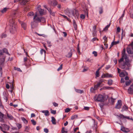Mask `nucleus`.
<instances>
[{
	"label": "nucleus",
	"mask_w": 133,
	"mask_h": 133,
	"mask_svg": "<svg viewBox=\"0 0 133 133\" xmlns=\"http://www.w3.org/2000/svg\"><path fill=\"white\" fill-rule=\"evenodd\" d=\"M104 97L102 95L99 94L95 96V99L97 101L103 102L105 101Z\"/></svg>",
	"instance_id": "obj_1"
},
{
	"label": "nucleus",
	"mask_w": 133,
	"mask_h": 133,
	"mask_svg": "<svg viewBox=\"0 0 133 133\" xmlns=\"http://www.w3.org/2000/svg\"><path fill=\"white\" fill-rule=\"evenodd\" d=\"M125 61L124 62L123 64H121L120 65V67L122 69H124L126 67V66L129 67V66L130 64L129 62V60L128 58H126V59H125Z\"/></svg>",
	"instance_id": "obj_2"
},
{
	"label": "nucleus",
	"mask_w": 133,
	"mask_h": 133,
	"mask_svg": "<svg viewBox=\"0 0 133 133\" xmlns=\"http://www.w3.org/2000/svg\"><path fill=\"white\" fill-rule=\"evenodd\" d=\"M17 25H13L10 26L9 30L10 32L12 34H15L17 32Z\"/></svg>",
	"instance_id": "obj_3"
},
{
	"label": "nucleus",
	"mask_w": 133,
	"mask_h": 133,
	"mask_svg": "<svg viewBox=\"0 0 133 133\" xmlns=\"http://www.w3.org/2000/svg\"><path fill=\"white\" fill-rule=\"evenodd\" d=\"M5 55L3 56L2 58H0V72L2 73V69L1 67V65L3 64L5 61Z\"/></svg>",
	"instance_id": "obj_4"
},
{
	"label": "nucleus",
	"mask_w": 133,
	"mask_h": 133,
	"mask_svg": "<svg viewBox=\"0 0 133 133\" xmlns=\"http://www.w3.org/2000/svg\"><path fill=\"white\" fill-rule=\"evenodd\" d=\"M122 101L121 100H118L117 103L115 106V108L116 109H119L122 105Z\"/></svg>",
	"instance_id": "obj_5"
},
{
	"label": "nucleus",
	"mask_w": 133,
	"mask_h": 133,
	"mask_svg": "<svg viewBox=\"0 0 133 133\" xmlns=\"http://www.w3.org/2000/svg\"><path fill=\"white\" fill-rule=\"evenodd\" d=\"M128 92L129 94H133V83L130 85L128 88Z\"/></svg>",
	"instance_id": "obj_6"
},
{
	"label": "nucleus",
	"mask_w": 133,
	"mask_h": 133,
	"mask_svg": "<svg viewBox=\"0 0 133 133\" xmlns=\"http://www.w3.org/2000/svg\"><path fill=\"white\" fill-rule=\"evenodd\" d=\"M33 19L34 21L35 22L37 23L40 22V18L37 16L36 14L35 15Z\"/></svg>",
	"instance_id": "obj_7"
},
{
	"label": "nucleus",
	"mask_w": 133,
	"mask_h": 133,
	"mask_svg": "<svg viewBox=\"0 0 133 133\" xmlns=\"http://www.w3.org/2000/svg\"><path fill=\"white\" fill-rule=\"evenodd\" d=\"M117 116L121 119L127 118L128 119H129L130 118L129 116H124L123 114H120L119 115H117Z\"/></svg>",
	"instance_id": "obj_8"
},
{
	"label": "nucleus",
	"mask_w": 133,
	"mask_h": 133,
	"mask_svg": "<svg viewBox=\"0 0 133 133\" xmlns=\"http://www.w3.org/2000/svg\"><path fill=\"white\" fill-rule=\"evenodd\" d=\"M72 14L74 16L76 15L77 16L79 15L78 11L76 9H75L72 12Z\"/></svg>",
	"instance_id": "obj_9"
},
{
	"label": "nucleus",
	"mask_w": 133,
	"mask_h": 133,
	"mask_svg": "<svg viewBox=\"0 0 133 133\" xmlns=\"http://www.w3.org/2000/svg\"><path fill=\"white\" fill-rule=\"evenodd\" d=\"M10 26L13 25H17L16 23H15V20L13 18H11L9 20Z\"/></svg>",
	"instance_id": "obj_10"
},
{
	"label": "nucleus",
	"mask_w": 133,
	"mask_h": 133,
	"mask_svg": "<svg viewBox=\"0 0 133 133\" xmlns=\"http://www.w3.org/2000/svg\"><path fill=\"white\" fill-rule=\"evenodd\" d=\"M72 55V49H71L70 52L68 53V54L66 56V57L68 58H70L71 57Z\"/></svg>",
	"instance_id": "obj_11"
},
{
	"label": "nucleus",
	"mask_w": 133,
	"mask_h": 133,
	"mask_svg": "<svg viewBox=\"0 0 133 133\" xmlns=\"http://www.w3.org/2000/svg\"><path fill=\"white\" fill-rule=\"evenodd\" d=\"M73 24L75 30H77V25L76 24L75 20L74 19L73 20Z\"/></svg>",
	"instance_id": "obj_12"
},
{
	"label": "nucleus",
	"mask_w": 133,
	"mask_h": 133,
	"mask_svg": "<svg viewBox=\"0 0 133 133\" xmlns=\"http://www.w3.org/2000/svg\"><path fill=\"white\" fill-rule=\"evenodd\" d=\"M41 112L44 114V115L46 116H48L49 115V112L48 110H44L42 111Z\"/></svg>",
	"instance_id": "obj_13"
},
{
	"label": "nucleus",
	"mask_w": 133,
	"mask_h": 133,
	"mask_svg": "<svg viewBox=\"0 0 133 133\" xmlns=\"http://www.w3.org/2000/svg\"><path fill=\"white\" fill-rule=\"evenodd\" d=\"M119 43V41H113L112 42L111 44L110 45V48L111 47H112L114 45H116L118 44Z\"/></svg>",
	"instance_id": "obj_14"
},
{
	"label": "nucleus",
	"mask_w": 133,
	"mask_h": 133,
	"mask_svg": "<svg viewBox=\"0 0 133 133\" xmlns=\"http://www.w3.org/2000/svg\"><path fill=\"white\" fill-rule=\"evenodd\" d=\"M52 5L54 7H55L57 5L58 3V2L56 0H53V1L52 2Z\"/></svg>",
	"instance_id": "obj_15"
},
{
	"label": "nucleus",
	"mask_w": 133,
	"mask_h": 133,
	"mask_svg": "<svg viewBox=\"0 0 133 133\" xmlns=\"http://www.w3.org/2000/svg\"><path fill=\"white\" fill-rule=\"evenodd\" d=\"M6 115L8 118L9 119L13 120V119L14 118L11 114H9L8 113H7Z\"/></svg>",
	"instance_id": "obj_16"
},
{
	"label": "nucleus",
	"mask_w": 133,
	"mask_h": 133,
	"mask_svg": "<svg viewBox=\"0 0 133 133\" xmlns=\"http://www.w3.org/2000/svg\"><path fill=\"white\" fill-rule=\"evenodd\" d=\"M21 24L22 27L25 30L26 28V24L25 23L22 22Z\"/></svg>",
	"instance_id": "obj_17"
},
{
	"label": "nucleus",
	"mask_w": 133,
	"mask_h": 133,
	"mask_svg": "<svg viewBox=\"0 0 133 133\" xmlns=\"http://www.w3.org/2000/svg\"><path fill=\"white\" fill-rule=\"evenodd\" d=\"M125 48L123 49V51L122 53V55H123V56H125V59H126V58H128L127 57V55L125 54Z\"/></svg>",
	"instance_id": "obj_18"
},
{
	"label": "nucleus",
	"mask_w": 133,
	"mask_h": 133,
	"mask_svg": "<svg viewBox=\"0 0 133 133\" xmlns=\"http://www.w3.org/2000/svg\"><path fill=\"white\" fill-rule=\"evenodd\" d=\"M3 128V129L5 130H8L9 129L10 127L9 125L6 124H4Z\"/></svg>",
	"instance_id": "obj_19"
},
{
	"label": "nucleus",
	"mask_w": 133,
	"mask_h": 133,
	"mask_svg": "<svg viewBox=\"0 0 133 133\" xmlns=\"http://www.w3.org/2000/svg\"><path fill=\"white\" fill-rule=\"evenodd\" d=\"M128 109V107L126 106L125 105H124L122 108L121 111L123 112L125 111H127Z\"/></svg>",
	"instance_id": "obj_20"
},
{
	"label": "nucleus",
	"mask_w": 133,
	"mask_h": 133,
	"mask_svg": "<svg viewBox=\"0 0 133 133\" xmlns=\"http://www.w3.org/2000/svg\"><path fill=\"white\" fill-rule=\"evenodd\" d=\"M127 52L128 54H133V52L131 51L130 48H127Z\"/></svg>",
	"instance_id": "obj_21"
},
{
	"label": "nucleus",
	"mask_w": 133,
	"mask_h": 133,
	"mask_svg": "<svg viewBox=\"0 0 133 133\" xmlns=\"http://www.w3.org/2000/svg\"><path fill=\"white\" fill-rule=\"evenodd\" d=\"M51 121L52 124H56V120L55 118L53 116L51 117Z\"/></svg>",
	"instance_id": "obj_22"
},
{
	"label": "nucleus",
	"mask_w": 133,
	"mask_h": 133,
	"mask_svg": "<svg viewBox=\"0 0 133 133\" xmlns=\"http://www.w3.org/2000/svg\"><path fill=\"white\" fill-rule=\"evenodd\" d=\"M101 84L100 83H99L98 82L97 83V84L96 85H94V86L96 89L97 90L98 89V88L99 87H102L101 86Z\"/></svg>",
	"instance_id": "obj_23"
},
{
	"label": "nucleus",
	"mask_w": 133,
	"mask_h": 133,
	"mask_svg": "<svg viewBox=\"0 0 133 133\" xmlns=\"http://www.w3.org/2000/svg\"><path fill=\"white\" fill-rule=\"evenodd\" d=\"M21 118L25 124H28V121L24 117H21Z\"/></svg>",
	"instance_id": "obj_24"
},
{
	"label": "nucleus",
	"mask_w": 133,
	"mask_h": 133,
	"mask_svg": "<svg viewBox=\"0 0 133 133\" xmlns=\"http://www.w3.org/2000/svg\"><path fill=\"white\" fill-rule=\"evenodd\" d=\"M30 0H23L22 2L21 3V4L22 5H25Z\"/></svg>",
	"instance_id": "obj_25"
},
{
	"label": "nucleus",
	"mask_w": 133,
	"mask_h": 133,
	"mask_svg": "<svg viewBox=\"0 0 133 133\" xmlns=\"http://www.w3.org/2000/svg\"><path fill=\"white\" fill-rule=\"evenodd\" d=\"M44 10L42 9H40L39 10V14L41 16L44 14Z\"/></svg>",
	"instance_id": "obj_26"
},
{
	"label": "nucleus",
	"mask_w": 133,
	"mask_h": 133,
	"mask_svg": "<svg viewBox=\"0 0 133 133\" xmlns=\"http://www.w3.org/2000/svg\"><path fill=\"white\" fill-rule=\"evenodd\" d=\"M2 51L3 52V54L4 53H5L9 55L8 52V49L5 48H4L3 49Z\"/></svg>",
	"instance_id": "obj_27"
},
{
	"label": "nucleus",
	"mask_w": 133,
	"mask_h": 133,
	"mask_svg": "<svg viewBox=\"0 0 133 133\" xmlns=\"http://www.w3.org/2000/svg\"><path fill=\"white\" fill-rule=\"evenodd\" d=\"M30 6H26L24 9V10L25 12H27L30 10Z\"/></svg>",
	"instance_id": "obj_28"
},
{
	"label": "nucleus",
	"mask_w": 133,
	"mask_h": 133,
	"mask_svg": "<svg viewBox=\"0 0 133 133\" xmlns=\"http://www.w3.org/2000/svg\"><path fill=\"white\" fill-rule=\"evenodd\" d=\"M105 74L106 75V77L110 78L113 77V75L111 74H110L108 73H107Z\"/></svg>",
	"instance_id": "obj_29"
},
{
	"label": "nucleus",
	"mask_w": 133,
	"mask_h": 133,
	"mask_svg": "<svg viewBox=\"0 0 133 133\" xmlns=\"http://www.w3.org/2000/svg\"><path fill=\"white\" fill-rule=\"evenodd\" d=\"M7 36V35L6 34L4 33H3L1 35V37L2 38H5Z\"/></svg>",
	"instance_id": "obj_30"
},
{
	"label": "nucleus",
	"mask_w": 133,
	"mask_h": 133,
	"mask_svg": "<svg viewBox=\"0 0 133 133\" xmlns=\"http://www.w3.org/2000/svg\"><path fill=\"white\" fill-rule=\"evenodd\" d=\"M40 22L42 23H44L45 22V18L43 17H41L40 18Z\"/></svg>",
	"instance_id": "obj_31"
},
{
	"label": "nucleus",
	"mask_w": 133,
	"mask_h": 133,
	"mask_svg": "<svg viewBox=\"0 0 133 133\" xmlns=\"http://www.w3.org/2000/svg\"><path fill=\"white\" fill-rule=\"evenodd\" d=\"M103 12V8L102 7H100L99 8V13L101 14Z\"/></svg>",
	"instance_id": "obj_32"
},
{
	"label": "nucleus",
	"mask_w": 133,
	"mask_h": 133,
	"mask_svg": "<svg viewBox=\"0 0 133 133\" xmlns=\"http://www.w3.org/2000/svg\"><path fill=\"white\" fill-rule=\"evenodd\" d=\"M34 14L33 12L31 11L28 13L27 16H33L34 15Z\"/></svg>",
	"instance_id": "obj_33"
},
{
	"label": "nucleus",
	"mask_w": 133,
	"mask_h": 133,
	"mask_svg": "<svg viewBox=\"0 0 133 133\" xmlns=\"http://www.w3.org/2000/svg\"><path fill=\"white\" fill-rule=\"evenodd\" d=\"M111 24V23H110L109 24L107 25L104 29L103 30L105 31L108 30V28L110 27Z\"/></svg>",
	"instance_id": "obj_34"
},
{
	"label": "nucleus",
	"mask_w": 133,
	"mask_h": 133,
	"mask_svg": "<svg viewBox=\"0 0 133 133\" xmlns=\"http://www.w3.org/2000/svg\"><path fill=\"white\" fill-rule=\"evenodd\" d=\"M113 81L111 79H109L108 80V84L109 85H111L112 84Z\"/></svg>",
	"instance_id": "obj_35"
},
{
	"label": "nucleus",
	"mask_w": 133,
	"mask_h": 133,
	"mask_svg": "<svg viewBox=\"0 0 133 133\" xmlns=\"http://www.w3.org/2000/svg\"><path fill=\"white\" fill-rule=\"evenodd\" d=\"M122 56V58L118 61L119 63H120L121 62H122L123 61L124 58L125 59V56Z\"/></svg>",
	"instance_id": "obj_36"
},
{
	"label": "nucleus",
	"mask_w": 133,
	"mask_h": 133,
	"mask_svg": "<svg viewBox=\"0 0 133 133\" xmlns=\"http://www.w3.org/2000/svg\"><path fill=\"white\" fill-rule=\"evenodd\" d=\"M77 117L78 115H72L71 118V119L72 120H73L75 118H77Z\"/></svg>",
	"instance_id": "obj_37"
},
{
	"label": "nucleus",
	"mask_w": 133,
	"mask_h": 133,
	"mask_svg": "<svg viewBox=\"0 0 133 133\" xmlns=\"http://www.w3.org/2000/svg\"><path fill=\"white\" fill-rule=\"evenodd\" d=\"M125 76V74L123 72H121L119 74V76L120 77H124Z\"/></svg>",
	"instance_id": "obj_38"
},
{
	"label": "nucleus",
	"mask_w": 133,
	"mask_h": 133,
	"mask_svg": "<svg viewBox=\"0 0 133 133\" xmlns=\"http://www.w3.org/2000/svg\"><path fill=\"white\" fill-rule=\"evenodd\" d=\"M40 52L41 54L42 55L43 54V52H44L45 55V54L46 53V51L43 49H41Z\"/></svg>",
	"instance_id": "obj_39"
},
{
	"label": "nucleus",
	"mask_w": 133,
	"mask_h": 133,
	"mask_svg": "<svg viewBox=\"0 0 133 133\" xmlns=\"http://www.w3.org/2000/svg\"><path fill=\"white\" fill-rule=\"evenodd\" d=\"M76 92L80 94H82L83 92V90H81L79 89H76Z\"/></svg>",
	"instance_id": "obj_40"
},
{
	"label": "nucleus",
	"mask_w": 133,
	"mask_h": 133,
	"mask_svg": "<svg viewBox=\"0 0 133 133\" xmlns=\"http://www.w3.org/2000/svg\"><path fill=\"white\" fill-rule=\"evenodd\" d=\"M10 88L11 89V92H12L14 89V82H12V85L11 86Z\"/></svg>",
	"instance_id": "obj_41"
},
{
	"label": "nucleus",
	"mask_w": 133,
	"mask_h": 133,
	"mask_svg": "<svg viewBox=\"0 0 133 133\" xmlns=\"http://www.w3.org/2000/svg\"><path fill=\"white\" fill-rule=\"evenodd\" d=\"M96 78L97 77H99V71H96V73L95 74Z\"/></svg>",
	"instance_id": "obj_42"
},
{
	"label": "nucleus",
	"mask_w": 133,
	"mask_h": 133,
	"mask_svg": "<svg viewBox=\"0 0 133 133\" xmlns=\"http://www.w3.org/2000/svg\"><path fill=\"white\" fill-rule=\"evenodd\" d=\"M4 116H6L2 114L1 111H0V118L3 119V118L4 117Z\"/></svg>",
	"instance_id": "obj_43"
},
{
	"label": "nucleus",
	"mask_w": 133,
	"mask_h": 133,
	"mask_svg": "<svg viewBox=\"0 0 133 133\" xmlns=\"http://www.w3.org/2000/svg\"><path fill=\"white\" fill-rule=\"evenodd\" d=\"M51 112V114H56V111L55 110H52V109H50Z\"/></svg>",
	"instance_id": "obj_44"
},
{
	"label": "nucleus",
	"mask_w": 133,
	"mask_h": 133,
	"mask_svg": "<svg viewBox=\"0 0 133 133\" xmlns=\"http://www.w3.org/2000/svg\"><path fill=\"white\" fill-rule=\"evenodd\" d=\"M65 128L64 127H63L62 128L61 132L62 133H67V132L66 131H65L64 130Z\"/></svg>",
	"instance_id": "obj_45"
},
{
	"label": "nucleus",
	"mask_w": 133,
	"mask_h": 133,
	"mask_svg": "<svg viewBox=\"0 0 133 133\" xmlns=\"http://www.w3.org/2000/svg\"><path fill=\"white\" fill-rule=\"evenodd\" d=\"M7 10V8H4L1 11L2 13H5L6 12Z\"/></svg>",
	"instance_id": "obj_46"
},
{
	"label": "nucleus",
	"mask_w": 133,
	"mask_h": 133,
	"mask_svg": "<svg viewBox=\"0 0 133 133\" xmlns=\"http://www.w3.org/2000/svg\"><path fill=\"white\" fill-rule=\"evenodd\" d=\"M111 103L112 104H114L115 102V99H113L112 97L111 98Z\"/></svg>",
	"instance_id": "obj_47"
},
{
	"label": "nucleus",
	"mask_w": 133,
	"mask_h": 133,
	"mask_svg": "<svg viewBox=\"0 0 133 133\" xmlns=\"http://www.w3.org/2000/svg\"><path fill=\"white\" fill-rule=\"evenodd\" d=\"M62 68H63V64H62L60 65L59 67L57 69V71H59V70H62Z\"/></svg>",
	"instance_id": "obj_48"
},
{
	"label": "nucleus",
	"mask_w": 133,
	"mask_h": 133,
	"mask_svg": "<svg viewBox=\"0 0 133 133\" xmlns=\"http://www.w3.org/2000/svg\"><path fill=\"white\" fill-rule=\"evenodd\" d=\"M96 40L98 41V39L96 37H95L93 38L91 40V41L92 42H94V41H95Z\"/></svg>",
	"instance_id": "obj_49"
},
{
	"label": "nucleus",
	"mask_w": 133,
	"mask_h": 133,
	"mask_svg": "<svg viewBox=\"0 0 133 133\" xmlns=\"http://www.w3.org/2000/svg\"><path fill=\"white\" fill-rule=\"evenodd\" d=\"M131 82V81L130 80L126 81L125 83V84L126 85L128 86L130 84Z\"/></svg>",
	"instance_id": "obj_50"
},
{
	"label": "nucleus",
	"mask_w": 133,
	"mask_h": 133,
	"mask_svg": "<svg viewBox=\"0 0 133 133\" xmlns=\"http://www.w3.org/2000/svg\"><path fill=\"white\" fill-rule=\"evenodd\" d=\"M14 69L15 70H17L18 71L22 72V70L20 69L19 68H17L15 67H14Z\"/></svg>",
	"instance_id": "obj_51"
},
{
	"label": "nucleus",
	"mask_w": 133,
	"mask_h": 133,
	"mask_svg": "<svg viewBox=\"0 0 133 133\" xmlns=\"http://www.w3.org/2000/svg\"><path fill=\"white\" fill-rule=\"evenodd\" d=\"M103 39L104 40L105 42L107 43V37H106V36H104L103 37Z\"/></svg>",
	"instance_id": "obj_52"
},
{
	"label": "nucleus",
	"mask_w": 133,
	"mask_h": 133,
	"mask_svg": "<svg viewBox=\"0 0 133 133\" xmlns=\"http://www.w3.org/2000/svg\"><path fill=\"white\" fill-rule=\"evenodd\" d=\"M97 27V25H95L93 26V31L96 32V31Z\"/></svg>",
	"instance_id": "obj_53"
},
{
	"label": "nucleus",
	"mask_w": 133,
	"mask_h": 133,
	"mask_svg": "<svg viewBox=\"0 0 133 133\" xmlns=\"http://www.w3.org/2000/svg\"><path fill=\"white\" fill-rule=\"evenodd\" d=\"M97 90L95 88V87H94V88H93L92 87H91L90 89V91L91 92H94V91H95V90Z\"/></svg>",
	"instance_id": "obj_54"
},
{
	"label": "nucleus",
	"mask_w": 133,
	"mask_h": 133,
	"mask_svg": "<svg viewBox=\"0 0 133 133\" xmlns=\"http://www.w3.org/2000/svg\"><path fill=\"white\" fill-rule=\"evenodd\" d=\"M71 110L70 109L67 108L65 109V112H68Z\"/></svg>",
	"instance_id": "obj_55"
},
{
	"label": "nucleus",
	"mask_w": 133,
	"mask_h": 133,
	"mask_svg": "<svg viewBox=\"0 0 133 133\" xmlns=\"http://www.w3.org/2000/svg\"><path fill=\"white\" fill-rule=\"evenodd\" d=\"M17 125L18 129H20L22 127V125L18 123Z\"/></svg>",
	"instance_id": "obj_56"
},
{
	"label": "nucleus",
	"mask_w": 133,
	"mask_h": 133,
	"mask_svg": "<svg viewBox=\"0 0 133 133\" xmlns=\"http://www.w3.org/2000/svg\"><path fill=\"white\" fill-rule=\"evenodd\" d=\"M31 121L34 125H35L36 124V122L34 119H31Z\"/></svg>",
	"instance_id": "obj_57"
},
{
	"label": "nucleus",
	"mask_w": 133,
	"mask_h": 133,
	"mask_svg": "<svg viewBox=\"0 0 133 133\" xmlns=\"http://www.w3.org/2000/svg\"><path fill=\"white\" fill-rule=\"evenodd\" d=\"M80 18L82 19H84L85 18V16L84 15L82 14L80 15Z\"/></svg>",
	"instance_id": "obj_58"
},
{
	"label": "nucleus",
	"mask_w": 133,
	"mask_h": 133,
	"mask_svg": "<svg viewBox=\"0 0 133 133\" xmlns=\"http://www.w3.org/2000/svg\"><path fill=\"white\" fill-rule=\"evenodd\" d=\"M121 130L124 132H127L126 131L125 128L123 127H122Z\"/></svg>",
	"instance_id": "obj_59"
},
{
	"label": "nucleus",
	"mask_w": 133,
	"mask_h": 133,
	"mask_svg": "<svg viewBox=\"0 0 133 133\" xmlns=\"http://www.w3.org/2000/svg\"><path fill=\"white\" fill-rule=\"evenodd\" d=\"M5 55L3 54V52L2 50H0V57L2 56L3 57V56H4Z\"/></svg>",
	"instance_id": "obj_60"
},
{
	"label": "nucleus",
	"mask_w": 133,
	"mask_h": 133,
	"mask_svg": "<svg viewBox=\"0 0 133 133\" xmlns=\"http://www.w3.org/2000/svg\"><path fill=\"white\" fill-rule=\"evenodd\" d=\"M105 80L104 79H99V82H98L99 83H100L101 84L102 83L104 82V81Z\"/></svg>",
	"instance_id": "obj_61"
},
{
	"label": "nucleus",
	"mask_w": 133,
	"mask_h": 133,
	"mask_svg": "<svg viewBox=\"0 0 133 133\" xmlns=\"http://www.w3.org/2000/svg\"><path fill=\"white\" fill-rule=\"evenodd\" d=\"M92 35L93 37H96L97 36L96 32L93 31Z\"/></svg>",
	"instance_id": "obj_62"
},
{
	"label": "nucleus",
	"mask_w": 133,
	"mask_h": 133,
	"mask_svg": "<svg viewBox=\"0 0 133 133\" xmlns=\"http://www.w3.org/2000/svg\"><path fill=\"white\" fill-rule=\"evenodd\" d=\"M92 54L94 55V56L95 57H96L97 56V52L95 51H94L92 52Z\"/></svg>",
	"instance_id": "obj_63"
},
{
	"label": "nucleus",
	"mask_w": 133,
	"mask_h": 133,
	"mask_svg": "<svg viewBox=\"0 0 133 133\" xmlns=\"http://www.w3.org/2000/svg\"><path fill=\"white\" fill-rule=\"evenodd\" d=\"M53 105L55 107H57L58 106V104L55 102H54L53 103Z\"/></svg>",
	"instance_id": "obj_64"
}]
</instances>
